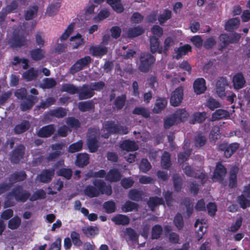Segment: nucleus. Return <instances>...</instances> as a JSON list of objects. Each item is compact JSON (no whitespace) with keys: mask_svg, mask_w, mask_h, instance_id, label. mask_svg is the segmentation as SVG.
<instances>
[{"mask_svg":"<svg viewBox=\"0 0 250 250\" xmlns=\"http://www.w3.org/2000/svg\"><path fill=\"white\" fill-rule=\"evenodd\" d=\"M61 91L74 94L78 93V87H75L72 84H63L62 85Z\"/></svg>","mask_w":250,"mask_h":250,"instance_id":"c03bdc74","label":"nucleus"},{"mask_svg":"<svg viewBox=\"0 0 250 250\" xmlns=\"http://www.w3.org/2000/svg\"><path fill=\"white\" fill-rule=\"evenodd\" d=\"M89 51L94 56L101 57L107 53V48L101 43V44L97 46H91L89 48Z\"/></svg>","mask_w":250,"mask_h":250,"instance_id":"2eb2a0df","label":"nucleus"},{"mask_svg":"<svg viewBox=\"0 0 250 250\" xmlns=\"http://www.w3.org/2000/svg\"><path fill=\"white\" fill-rule=\"evenodd\" d=\"M228 85V81L226 78L222 77L218 80L216 84V92L220 97L225 96V87Z\"/></svg>","mask_w":250,"mask_h":250,"instance_id":"4468645a","label":"nucleus"},{"mask_svg":"<svg viewBox=\"0 0 250 250\" xmlns=\"http://www.w3.org/2000/svg\"><path fill=\"white\" fill-rule=\"evenodd\" d=\"M61 7L60 2L51 3L47 8L46 14L49 16L55 15Z\"/></svg>","mask_w":250,"mask_h":250,"instance_id":"4c0bfd02","label":"nucleus"},{"mask_svg":"<svg viewBox=\"0 0 250 250\" xmlns=\"http://www.w3.org/2000/svg\"><path fill=\"white\" fill-rule=\"evenodd\" d=\"M183 97V89L178 87L171 93L170 103L173 106H178L182 102Z\"/></svg>","mask_w":250,"mask_h":250,"instance_id":"423d86ee","label":"nucleus"},{"mask_svg":"<svg viewBox=\"0 0 250 250\" xmlns=\"http://www.w3.org/2000/svg\"><path fill=\"white\" fill-rule=\"evenodd\" d=\"M191 51V47L189 45L187 44L174 49L176 54L174 58L177 60L179 59L182 56L185 55L188 51Z\"/></svg>","mask_w":250,"mask_h":250,"instance_id":"c756f323","label":"nucleus"},{"mask_svg":"<svg viewBox=\"0 0 250 250\" xmlns=\"http://www.w3.org/2000/svg\"><path fill=\"white\" fill-rule=\"evenodd\" d=\"M238 169L237 167H233L230 171L229 186L233 188L236 185V174Z\"/></svg>","mask_w":250,"mask_h":250,"instance_id":"ea45409f","label":"nucleus"},{"mask_svg":"<svg viewBox=\"0 0 250 250\" xmlns=\"http://www.w3.org/2000/svg\"><path fill=\"white\" fill-rule=\"evenodd\" d=\"M62 239L61 238H58L53 242L49 249V250H60L61 248Z\"/></svg>","mask_w":250,"mask_h":250,"instance_id":"774afa93","label":"nucleus"},{"mask_svg":"<svg viewBox=\"0 0 250 250\" xmlns=\"http://www.w3.org/2000/svg\"><path fill=\"white\" fill-rule=\"evenodd\" d=\"M26 42V39L23 35L15 34L11 40V46L13 48L21 47L24 46Z\"/></svg>","mask_w":250,"mask_h":250,"instance_id":"ddd939ff","label":"nucleus"},{"mask_svg":"<svg viewBox=\"0 0 250 250\" xmlns=\"http://www.w3.org/2000/svg\"><path fill=\"white\" fill-rule=\"evenodd\" d=\"M25 147L22 144L18 145L11 152L9 159L13 164H18L23 158Z\"/></svg>","mask_w":250,"mask_h":250,"instance_id":"20e7f679","label":"nucleus"},{"mask_svg":"<svg viewBox=\"0 0 250 250\" xmlns=\"http://www.w3.org/2000/svg\"><path fill=\"white\" fill-rule=\"evenodd\" d=\"M245 196L242 194L238 197V202L243 208H246L250 206V201L246 199Z\"/></svg>","mask_w":250,"mask_h":250,"instance_id":"052dcab7","label":"nucleus"},{"mask_svg":"<svg viewBox=\"0 0 250 250\" xmlns=\"http://www.w3.org/2000/svg\"><path fill=\"white\" fill-rule=\"evenodd\" d=\"M194 227L197 228L199 227V229L196 231V238L198 241L201 239L206 232L207 226L206 225V220L204 219L196 220Z\"/></svg>","mask_w":250,"mask_h":250,"instance_id":"1a4fd4ad","label":"nucleus"},{"mask_svg":"<svg viewBox=\"0 0 250 250\" xmlns=\"http://www.w3.org/2000/svg\"><path fill=\"white\" fill-rule=\"evenodd\" d=\"M93 184L96 188L92 186H88L84 190V193L90 197L98 196L100 193L110 195L112 194V190L110 185L106 186L105 183L101 180L96 179L93 182Z\"/></svg>","mask_w":250,"mask_h":250,"instance_id":"f03ea898","label":"nucleus"},{"mask_svg":"<svg viewBox=\"0 0 250 250\" xmlns=\"http://www.w3.org/2000/svg\"><path fill=\"white\" fill-rule=\"evenodd\" d=\"M82 230L83 234L88 237H94L99 233V229L96 226H85Z\"/></svg>","mask_w":250,"mask_h":250,"instance_id":"5701e85b","label":"nucleus"},{"mask_svg":"<svg viewBox=\"0 0 250 250\" xmlns=\"http://www.w3.org/2000/svg\"><path fill=\"white\" fill-rule=\"evenodd\" d=\"M144 31V30L142 27L138 26L129 28L126 35L128 37L133 38L141 35Z\"/></svg>","mask_w":250,"mask_h":250,"instance_id":"7c9ffc66","label":"nucleus"},{"mask_svg":"<svg viewBox=\"0 0 250 250\" xmlns=\"http://www.w3.org/2000/svg\"><path fill=\"white\" fill-rule=\"evenodd\" d=\"M10 195L13 196L16 201L21 203L25 202L28 199L31 201H35L46 197V193L42 189L37 190L31 196L30 193L23 190L22 186L20 185H17L13 188Z\"/></svg>","mask_w":250,"mask_h":250,"instance_id":"f257e3e1","label":"nucleus"},{"mask_svg":"<svg viewBox=\"0 0 250 250\" xmlns=\"http://www.w3.org/2000/svg\"><path fill=\"white\" fill-rule=\"evenodd\" d=\"M20 104V109L22 111H26L31 109L35 104L38 101V98L35 96L30 95L24 99Z\"/></svg>","mask_w":250,"mask_h":250,"instance_id":"6e6552de","label":"nucleus"},{"mask_svg":"<svg viewBox=\"0 0 250 250\" xmlns=\"http://www.w3.org/2000/svg\"><path fill=\"white\" fill-rule=\"evenodd\" d=\"M164 201L163 199L157 197H151L147 202L149 207L152 210L154 209L155 206L163 204Z\"/></svg>","mask_w":250,"mask_h":250,"instance_id":"49530a36","label":"nucleus"},{"mask_svg":"<svg viewBox=\"0 0 250 250\" xmlns=\"http://www.w3.org/2000/svg\"><path fill=\"white\" fill-rule=\"evenodd\" d=\"M44 50L40 48H37L30 51L31 57L35 61H40L44 58Z\"/></svg>","mask_w":250,"mask_h":250,"instance_id":"bb28decb","label":"nucleus"},{"mask_svg":"<svg viewBox=\"0 0 250 250\" xmlns=\"http://www.w3.org/2000/svg\"><path fill=\"white\" fill-rule=\"evenodd\" d=\"M15 96L20 100H24L27 96V90L25 88L17 89L15 92Z\"/></svg>","mask_w":250,"mask_h":250,"instance_id":"bf43d9fd","label":"nucleus"},{"mask_svg":"<svg viewBox=\"0 0 250 250\" xmlns=\"http://www.w3.org/2000/svg\"><path fill=\"white\" fill-rule=\"evenodd\" d=\"M56 85V82L53 78H46L43 80L42 85L43 88H52Z\"/></svg>","mask_w":250,"mask_h":250,"instance_id":"603ef678","label":"nucleus"},{"mask_svg":"<svg viewBox=\"0 0 250 250\" xmlns=\"http://www.w3.org/2000/svg\"><path fill=\"white\" fill-rule=\"evenodd\" d=\"M142 195L141 192L136 189H132L130 190L128 196L129 199L132 200L138 201L142 198Z\"/></svg>","mask_w":250,"mask_h":250,"instance_id":"6e6d98bb","label":"nucleus"},{"mask_svg":"<svg viewBox=\"0 0 250 250\" xmlns=\"http://www.w3.org/2000/svg\"><path fill=\"white\" fill-rule=\"evenodd\" d=\"M150 50L152 53H155L158 51L159 53L162 52V48H159V42L158 39L156 37H152L150 40Z\"/></svg>","mask_w":250,"mask_h":250,"instance_id":"58836bf2","label":"nucleus"},{"mask_svg":"<svg viewBox=\"0 0 250 250\" xmlns=\"http://www.w3.org/2000/svg\"><path fill=\"white\" fill-rule=\"evenodd\" d=\"M170 157V154L167 152H165L163 154L161 160V165L164 168L167 169L170 167L171 165Z\"/></svg>","mask_w":250,"mask_h":250,"instance_id":"a18cd8bd","label":"nucleus"},{"mask_svg":"<svg viewBox=\"0 0 250 250\" xmlns=\"http://www.w3.org/2000/svg\"><path fill=\"white\" fill-rule=\"evenodd\" d=\"M121 0H107V2L116 12L121 13L124 11V7L121 3Z\"/></svg>","mask_w":250,"mask_h":250,"instance_id":"f704fd0d","label":"nucleus"},{"mask_svg":"<svg viewBox=\"0 0 250 250\" xmlns=\"http://www.w3.org/2000/svg\"><path fill=\"white\" fill-rule=\"evenodd\" d=\"M167 104V101L166 99L159 98L157 99L153 109V112L159 113L163 110Z\"/></svg>","mask_w":250,"mask_h":250,"instance_id":"c85d7f7f","label":"nucleus"},{"mask_svg":"<svg viewBox=\"0 0 250 250\" xmlns=\"http://www.w3.org/2000/svg\"><path fill=\"white\" fill-rule=\"evenodd\" d=\"M56 102V99L54 97H48L45 101H42L40 103V107L43 109H46L54 104Z\"/></svg>","mask_w":250,"mask_h":250,"instance_id":"864d4df0","label":"nucleus"},{"mask_svg":"<svg viewBox=\"0 0 250 250\" xmlns=\"http://www.w3.org/2000/svg\"><path fill=\"white\" fill-rule=\"evenodd\" d=\"M38 7L36 6H32L29 10H27L24 15L25 19L29 21L32 19L34 16L36 15L38 12Z\"/></svg>","mask_w":250,"mask_h":250,"instance_id":"09e8293b","label":"nucleus"},{"mask_svg":"<svg viewBox=\"0 0 250 250\" xmlns=\"http://www.w3.org/2000/svg\"><path fill=\"white\" fill-rule=\"evenodd\" d=\"M232 82L234 88L239 89L244 87L246 82L243 74L237 73L233 76Z\"/></svg>","mask_w":250,"mask_h":250,"instance_id":"a211bd4d","label":"nucleus"},{"mask_svg":"<svg viewBox=\"0 0 250 250\" xmlns=\"http://www.w3.org/2000/svg\"><path fill=\"white\" fill-rule=\"evenodd\" d=\"M27 178V174L24 170L15 171L10 174L9 177V183L12 185L17 182H22Z\"/></svg>","mask_w":250,"mask_h":250,"instance_id":"9b49d317","label":"nucleus"},{"mask_svg":"<svg viewBox=\"0 0 250 250\" xmlns=\"http://www.w3.org/2000/svg\"><path fill=\"white\" fill-rule=\"evenodd\" d=\"M207 118V113L205 112H197L193 115V119L198 123H202Z\"/></svg>","mask_w":250,"mask_h":250,"instance_id":"680f3d73","label":"nucleus"},{"mask_svg":"<svg viewBox=\"0 0 250 250\" xmlns=\"http://www.w3.org/2000/svg\"><path fill=\"white\" fill-rule=\"evenodd\" d=\"M74 26L75 23L73 22L71 23L68 25L67 28L65 29L64 32L62 33V34L60 38L61 41H64L67 39V38L69 37V36L73 31Z\"/></svg>","mask_w":250,"mask_h":250,"instance_id":"de8ad7c7","label":"nucleus"},{"mask_svg":"<svg viewBox=\"0 0 250 250\" xmlns=\"http://www.w3.org/2000/svg\"><path fill=\"white\" fill-rule=\"evenodd\" d=\"M121 178V174L117 169H112L107 173L105 179L110 182H117Z\"/></svg>","mask_w":250,"mask_h":250,"instance_id":"4be33fe9","label":"nucleus"},{"mask_svg":"<svg viewBox=\"0 0 250 250\" xmlns=\"http://www.w3.org/2000/svg\"><path fill=\"white\" fill-rule=\"evenodd\" d=\"M94 92L90 85H84L79 90V99H88L93 95Z\"/></svg>","mask_w":250,"mask_h":250,"instance_id":"b1692460","label":"nucleus"},{"mask_svg":"<svg viewBox=\"0 0 250 250\" xmlns=\"http://www.w3.org/2000/svg\"><path fill=\"white\" fill-rule=\"evenodd\" d=\"M30 126L29 123L27 121H24L21 124L15 125L14 128V132L15 134H20L27 130Z\"/></svg>","mask_w":250,"mask_h":250,"instance_id":"cd10ccee","label":"nucleus"},{"mask_svg":"<svg viewBox=\"0 0 250 250\" xmlns=\"http://www.w3.org/2000/svg\"><path fill=\"white\" fill-rule=\"evenodd\" d=\"M206 106L210 110H213L215 108L220 107V103L212 98H209L207 101Z\"/></svg>","mask_w":250,"mask_h":250,"instance_id":"5fc2aeb1","label":"nucleus"},{"mask_svg":"<svg viewBox=\"0 0 250 250\" xmlns=\"http://www.w3.org/2000/svg\"><path fill=\"white\" fill-rule=\"evenodd\" d=\"M21 224V219L18 216H15L10 219L8 223V228L14 230L17 229Z\"/></svg>","mask_w":250,"mask_h":250,"instance_id":"c9c22d12","label":"nucleus"},{"mask_svg":"<svg viewBox=\"0 0 250 250\" xmlns=\"http://www.w3.org/2000/svg\"><path fill=\"white\" fill-rule=\"evenodd\" d=\"M239 147V144L238 143H233L229 145L226 148L224 151V155L226 157L229 158L231 155L236 151Z\"/></svg>","mask_w":250,"mask_h":250,"instance_id":"79ce46f5","label":"nucleus"},{"mask_svg":"<svg viewBox=\"0 0 250 250\" xmlns=\"http://www.w3.org/2000/svg\"><path fill=\"white\" fill-rule=\"evenodd\" d=\"M104 131L106 130L108 133L103 135V137L107 138L109 133H117L121 134H125L127 133V128L124 126H117L114 123L112 122H106L104 126Z\"/></svg>","mask_w":250,"mask_h":250,"instance_id":"7ed1b4c3","label":"nucleus"},{"mask_svg":"<svg viewBox=\"0 0 250 250\" xmlns=\"http://www.w3.org/2000/svg\"><path fill=\"white\" fill-rule=\"evenodd\" d=\"M240 38V35L235 33L232 35V37L229 39L226 34H222L220 36V40L224 43V46L228 43H234L238 42Z\"/></svg>","mask_w":250,"mask_h":250,"instance_id":"412c9836","label":"nucleus"},{"mask_svg":"<svg viewBox=\"0 0 250 250\" xmlns=\"http://www.w3.org/2000/svg\"><path fill=\"white\" fill-rule=\"evenodd\" d=\"M229 113L227 111L223 109L216 110L212 115V121H216L228 117Z\"/></svg>","mask_w":250,"mask_h":250,"instance_id":"72a5a7b5","label":"nucleus"},{"mask_svg":"<svg viewBox=\"0 0 250 250\" xmlns=\"http://www.w3.org/2000/svg\"><path fill=\"white\" fill-rule=\"evenodd\" d=\"M162 231V229L160 226L156 225L153 228L152 230V239H158Z\"/></svg>","mask_w":250,"mask_h":250,"instance_id":"69168bd1","label":"nucleus"},{"mask_svg":"<svg viewBox=\"0 0 250 250\" xmlns=\"http://www.w3.org/2000/svg\"><path fill=\"white\" fill-rule=\"evenodd\" d=\"M104 207L106 212L108 213H112L115 211V203L112 201H109L105 202L104 203Z\"/></svg>","mask_w":250,"mask_h":250,"instance_id":"4d7b16f0","label":"nucleus"},{"mask_svg":"<svg viewBox=\"0 0 250 250\" xmlns=\"http://www.w3.org/2000/svg\"><path fill=\"white\" fill-rule=\"evenodd\" d=\"M55 131V126L54 124H50L41 127L37 132L38 136L41 138H48L54 134Z\"/></svg>","mask_w":250,"mask_h":250,"instance_id":"9d476101","label":"nucleus"},{"mask_svg":"<svg viewBox=\"0 0 250 250\" xmlns=\"http://www.w3.org/2000/svg\"><path fill=\"white\" fill-rule=\"evenodd\" d=\"M22 76L27 81H31L36 79L38 76V71L33 67L23 73Z\"/></svg>","mask_w":250,"mask_h":250,"instance_id":"2f4dec72","label":"nucleus"},{"mask_svg":"<svg viewBox=\"0 0 250 250\" xmlns=\"http://www.w3.org/2000/svg\"><path fill=\"white\" fill-rule=\"evenodd\" d=\"M220 128L219 126H214L210 134L209 138L210 140L215 142L219 137Z\"/></svg>","mask_w":250,"mask_h":250,"instance_id":"13d9d810","label":"nucleus"},{"mask_svg":"<svg viewBox=\"0 0 250 250\" xmlns=\"http://www.w3.org/2000/svg\"><path fill=\"white\" fill-rule=\"evenodd\" d=\"M121 208L124 212L132 211L138 209V205L134 202L127 201L122 206Z\"/></svg>","mask_w":250,"mask_h":250,"instance_id":"e433bc0d","label":"nucleus"},{"mask_svg":"<svg viewBox=\"0 0 250 250\" xmlns=\"http://www.w3.org/2000/svg\"><path fill=\"white\" fill-rule=\"evenodd\" d=\"M226 169L221 164H218L216 166L215 170L214 173L213 179L217 181H221L226 174Z\"/></svg>","mask_w":250,"mask_h":250,"instance_id":"f3484780","label":"nucleus"},{"mask_svg":"<svg viewBox=\"0 0 250 250\" xmlns=\"http://www.w3.org/2000/svg\"><path fill=\"white\" fill-rule=\"evenodd\" d=\"M184 170L187 175L200 179L201 180L202 183H203L207 179V177L205 174L200 173V174L199 175L197 173L194 172L192 171L191 167L189 166H186L184 168Z\"/></svg>","mask_w":250,"mask_h":250,"instance_id":"6ab92c4d","label":"nucleus"},{"mask_svg":"<svg viewBox=\"0 0 250 250\" xmlns=\"http://www.w3.org/2000/svg\"><path fill=\"white\" fill-rule=\"evenodd\" d=\"M206 81L203 78L197 79L193 84L194 92L197 94H201L206 90Z\"/></svg>","mask_w":250,"mask_h":250,"instance_id":"dca6fc26","label":"nucleus"},{"mask_svg":"<svg viewBox=\"0 0 250 250\" xmlns=\"http://www.w3.org/2000/svg\"><path fill=\"white\" fill-rule=\"evenodd\" d=\"M151 168V165L148 160L146 159H142L140 165V169L143 172H146Z\"/></svg>","mask_w":250,"mask_h":250,"instance_id":"e2e57ef3","label":"nucleus"},{"mask_svg":"<svg viewBox=\"0 0 250 250\" xmlns=\"http://www.w3.org/2000/svg\"><path fill=\"white\" fill-rule=\"evenodd\" d=\"M54 175V169H47L43 170L38 177L40 182L43 183H48L51 181Z\"/></svg>","mask_w":250,"mask_h":250,"instance_id":"f8f14e48","label":"nucleus"},{"mask_svg":"<svg viewBox=\"0 0 250 250\" xmlns=\"http://www.w3.org/2000/svg\"><path fill=\"white\" fill-rule=\"evenodd\" d=\"M240 23V21L238 18H233L230 19L226 23V29L228 31H230L236 28Z\"/></svg>","mask_w":250,"mask_h":250,"instance_id":"37998d69","label":"nucleus"},{"mask_svg":"<svg viewBox=\"0 0 250 250\" xmlns=\"http://www.w3.org/2000/svg\"><path fill=\"white\" fill-rule=\"evenodd\" d=\"M99 137V131L93 129L89 131L87 145L90 152H94L98 148L97 140Z\"/></svg>","mask_w":250,"mask_h":250,"instance_id":"39448f33","label":"nucleus"},{"mask_svg":"<svg viewBox=\"0 0 250 250\" xmlns=\"http://www.w3.org/2000/svg\"><path fill=\"white\" fill-rule=\"evenodd\" d=\"M179 123L173 118L172 115L167 118L164 121V126L166 128H168L175 124Z\"/></svg>","mask_w":250,"mask_h":250,"instance_id":"0e129e2a","label":"nucleus"},{"mask_svg":"<svg viewBox=\"0 0 250 250\" xmlns=\"http://www.w3.org/2000/svg\"><path fill=\"white\" fill-rule=\"evenodd\" d=\"M89 157L87 154H79V167H83L88 163Z\"/></svg>","mask_w":250,"mask_h":250,"instance_id":"338daca9","label":"nucleus"},{"mask_svg":"<svg viewBox=\"0 0 250 250\" xmlns=\"http://www.w3.org/2000/svg\"><path fill=\"white\" fill-rule=\"evenodd\" d=\"M120 147L123 150L129 151L136 150L138 146L134 141L125 140L120 144Z\"/></svg>","mask_w":250,"mask_h":250,"instance_id":"393cba45","label":"nucleus"},{"mask_svg":"<svg viewBox=\"0 0 250 250\" xmlns=\"http://www.w3.org/2000/svg\"><path fill=\"white\" fill-rule=\"evenodd\" d=\"M172 116L177 122L180 123L186 120L188 117L189 114L185 109H179Z\"/></svg>","mask_w":250,"mask_h":250,"instance_id":"a878e982","label":"nucleus"},{"mask_svg":"<svg viewBox=\"0 0 250 250\" xmlns=\"http://www.w3.org/2000/svg\"><path fill=\"white\" fill-rule=\"evenodd\" d=\"M111 220L116 225H127L129 223L130 219L129 217L123 214H117L111 218Z\"/></svg>","mask_w":250,"mask_h":250,"instance_id":"aec40b11","label":"nucleus"},{"mask_svg":"<svg viewBox=\"0 0 250 250\" xmlns=\"http://www.w3.org/2000/svg\"><path fill=\"white\" fill-rule=\"evenodd\" d=\"M155 62L153 56L149 54H145L141 57V64L139 68L143 72L147 71L150 64Z\"/></svg>","mask_w":250,"mask_h":250,"instance_id":"0eeeda50","label":"nucleus"},{"mask_svg":"<svg viewBox=\"0 0 250 250\" xmlns=\"http://www.w3.org/2000/svg\"><path fill=\"white\" fill-rule=\"evenodd\" d=\"M133 113L137 115H141L143 117L147 118L149 116L148 110L143 107H136L134 109Z\"/></svg>","mask_w":250,"mask_h":250,"instance_id":"3c124183","label":"nucleus"},{"mask_svg":"<svg viewBox=\"0 0 250 250\" xmlns=\"http://www.w3.org/2000/svg\"><path fill=\"white\" fill-rule=\"evenodd\" d=\"M72 170L70 168H62L57 171V175L63 177L67 180H69L72 176Z\"/></svg>","mask_w":250,"mask_h":250,"instance_id":"a19ab883","label":"nucleus"},{"mask_svg":"<svg viewBox=\"0 0 250 250\" xmlns=\"http://www.w3.org/2000/svg\"><path fill=\"white\" fill-rule=\"evenodd\" d=\"M49 114L51 116L56 117L58 118H62L64 117L67 114L66 110L61 107L52 109L50 111Z\"/></svg>","mask_w":250,"mask_h":250,"instance_id":"473e14b6","label":"nucleus"},{"mask_svg":"<svg viewBox=\"0 0 250 250\" xmlns=\"http://www.w3.org/2000/svg\"><path fill=\"white\" fill-rule=\"evenodd\" d=\"M171 17V11L166 9L163 13L160 15L158 18V21L161 24L164 23L166 21L170 19Z\"/></svg>","mask_w":250,"mask_h":250,"instance_id":"8fccbe9b","label":"nucleus"}]
</instances>
